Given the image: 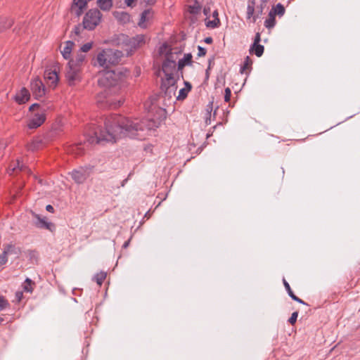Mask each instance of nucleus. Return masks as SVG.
Segmentation results:
<instances>
[{"instance_id": "1", "label": "nucleus", "mask_w": 360, "mask_h": 360, "mask_svg": "<svg viewBox=\"0 0 360 360\" xmlns=\"http://www.w3.org/2000/svg\"><path fill=\"white\" fill-rule=\"evenodd\" d=\"M148 116L139 120L124 117L120 115H111L105 118V129L91 124L89 131L86 134V140L89 143L101 144L103 142H116L117 139L128 136L131 139H144L148 132L159 127L162 119L165 117V110L159 108L157 115Z\"/></svg>"}, {"instance_id": "2", "label": "nucleus", "mask_w": 360, "mask_h": 360, "mask_svg": "<svg viewBox=\"0 0 360 360\" xmlns=\"http://www.w3.org/2000/svg\"><path fill=\"white\" fill-rule=\"evenodd\" d=\"M124 75L121 72L114 70H103L100 72L98 84L104 90L96 97V103L101 108H116L123 103L122 96L118 94L124 86Z\"/></svg>"}, {"instance_id": "3", "label": "nucleus", "mask_w": 360, "mask_h": 360, "mask_svg": "<svg viewBox=\"0 0 360 360\" xmlns=\"http://www.w3.org/2000/svg\"><path fill=\"white\" fill-rule=\"evenodd\" d=\"M86 60V54L78 53L75 59L67 63L65 76L69 86H75L82 79L81 71Z\"/></svg>"}, {"instance_id": "4", "label": "nucleus", "mask_w": 360, "mask_h": 360, "mask_svg": "<svg viewBox=\"0 0 360 360\" xmlns=\"http://www.w3.org/2000/svg\"><path fill=\"white\" fill-rule=\"evenodd\" d=\"M146 43L144 34H137L129 37L126 34H120L117 38V44L120 46L125 52L126 56L132 55L134 51L141 47Z\"/></svg>"}, {"instance_id": "5", "label": "nucleus", "mask_w": 360, "mask_h": 360, "mask_svg": "<svg viewBox=\"0 0 360 360\" xmlns=\"http://www.w3.org/2000/svg\"><path fill=\"white\" fill-rule=\"evenodd\" d=\"M101 13L97 8L90 9L84 17L82 25L79 24L75 27L74 34L79 36L84 30H94L101 22Z\"/></svg>"}, {"instance_id": "6", "label": "nucleus", "mask_w": 360, "mask_h": 360, "mask_svg": "<svg viewBox=\"0 0 360 360\" xmlns=\"http://www.w3.org/2000/svg\"><path fill=\"white\" fill-rule=\"evenodd\" d=\"M124 55L123 51L120 50H103L97 56V62L101 67L107 69L110 65L117 64Z\"/></svg>"}, {"instance_id": "7", "label": "nucleus", "mask_w": 360, "mask_h": 360, "mask_svg": "<svg viewBox=\"0 0 360 360\" xmlns=\"http://www.w3.org/2000/svg\"><path fill=\"white\" fill-rule=\"evenodd\" d=\"M162 70L165 74V79L174 78V74L177 73L178 70L172 53L166 54V58L162 63Z\"/></svg>"}, {"instance_id": "8", "label": "nucleus", "mask_w": 360, "mask_h": 360, "mask_svg": "<svg viewBox=\"0 0 360 360\" xmlns=\"http://www.w3.org/2000/svg\"><path fill=\"white\" fill-rule=\"evenodd\" d=\"M176 89V79L175 78L162 79L161 90L165 98L171 99L175 96Z\"/></svg>"}, {"instance_id": "9", "label": "nucleus", "mask_w": 360, "mask_h": 360, "mask_svg": "<svg viewBox=\"0 0 360 360\" xmlns=\"http://www.w3.org/2000/svg\"><path fill=\"white\" fill-rule=\"evenodd\" d=\"M93 168L94 167L90 165L81 167L79 169H74L70 173V176L75 183L83 184L91 173Z\"/></svg>"}, {"instance_id": "10", "label": "nucleus", "mask_w": 360, "mask_h": 360, "mask_svg": "<svg viewBox=\"0 0 360 360\" xmlns=\"http://www.w3.org/2000/svg\"><path fill=\"white\" fill-rule=\"evenodd\" d=\"M30 88L36 99H39L45 95V86L39 77H35L31 80Z\"/></svg>"}, {"instance_id": "11", "label": "nucleus", "mask_w": 360, "mask_h": 360, "mask_svg": "<svg viewBox=\"0 0 360 360\" xmlns=\"http://www.w3.org/2000/svg\"><path fill=\"white\" fill-rule=\"evenodd\" d=\"M46 120L45 113L43 112L34 113L27 121V126L30 129H37Z\"/></svg>"}, {"instance_id": "12", "label": "nucleus", "mask_w": 360, "mask_h": 360, "mask_svg": "<svg viewBox=\"0 0 360 360\" xmlns=\"http://www.w3.org/2000/svg\"><path fill=\"white\" fill-rule=\"evenodd\" d=\"M34 217L35 218L34 225L36 227L39 229H44L49 231H52V228H54V225L47 221L46 217H41L40 215L34 214Z\"/></svg>"}, {"instance_id": "13", "label": "nucleus", "mask_w": 360, "mask_h": 360, "mask_svg": "<svg viewBox=\"0 0 360 360\" xmlns=\"http://www.w3.org/2000/svg\"><path fill=\"white\" fill-rule=\"evenodd\" d=\"M86 4V0H73L71 11L77 17H79L83 13Z\"/></svg>"}, {"instance_id": "14", "label": "nucleus", "mask_w": 360, "mask_h": 360, "mask_svg": "<svg viewBox=\"0 0 360 360\" xmlns=\"http://www.w3.org/2000/svg\"><path fill=\"white\" fill-rule=\"evenodd\" d=\"M30 98V94L29 91L23 87L22 88L19 92H18L14 98L15 101L19 104L25 103Z\"/></svg>"}, {"instance_id": "15", "label": "nucleus", "mask_w": 360, "mask_h": 360, "mask_svg": "<svg viewBox=\"0 0 360 360\" xmlns=\"http://www.w3.org/2000/svg\"><path fill=\"white\" fill-rule=\"evenodd\" d=\"M44 78L49 80L53 86L57 84L59 79L56 69H46L44 72Z\"/></svg>"}, {"instance_id": "16", "label": "nucleus", "mask_w": 360, "mask_h": 360, "mask_svg": "<svg viewBox=\"0 0 360 360\" xmlns=\"http://www.w3.org/2000/svg\"><path fill=\"white\" fill-rule=\"evenodd\" d=\"M255 0H248L247 6V19L252 18L253 22H255L258 18V15H254Z\"/></svg>"}, {"instance_id": "17", "label": "nucleus", "mask_w": 360, "mask_h": 360, "mask_svg": "<svg viewBox=\"0 0 360 360\" xmlns=\"http://www.w3.org/2000/svg\"><path fill=\"white\" fill-rule=\"evenodd\" d=\"M74 45L75 43L72 41L68 40L65 41V46L63 49L61 51V54L65 59H70Z\"/></svg>"}, {"instance_id": "18", "label": "nucleus", "mask_w": 360, "mask_h": 360, "mask_svg": "<svg viewBox=\"0 0 360 360\" xmlns=\"http://www.w3.org/2000/svg\"><path fill=\"white\" fill-rule=\"evenodd\" d=\"M26 167L24 166L22 162H20V161L18 160L9 166V167L7 169V172L9 175H12L15 172L18 171H24Z\"/></svg>"}, {"instance_id": "19", "label": "nucleus", "mask_w": 360, "mask_h": 360, "mask_svg": "<svg viewBox=\"0 0 360 360\" xmlns=\"http://www.w3.org/2000/svg\"><path fill=\"white\" fill-rule=\"evenodd\" d=\"M192 64V55L191 53H186L184 58L179 59L177 64V70H181L186 65H191Z\"/></svg>"}, {"instance_id": "20", "label": "nucleus", "mask_w": 360, "mask_h": 360, "mask_svg": "<svg viewBox=\"0 0 360 360\" xmlns=\"http://www.w3.org/2000/svg\"><path fill=\"white\" fill-rule=\"evenodd\" d=\"M151 16L150 10L147 9L143 11L141 14L139 21V26L141 28H146V22L149 20Z\"/></svg>"}, {"instance_id": "21", "label": "nucleus", "mask_w": 360, "mask_h": 360, "mask_svg": "<svg viewBox=\"0 0 360 360\" xmlns=\"http://www.w3.org/2000/svg\"><path fill=\"white\" fill-rule=\"evenodd\" d=\"M184 84L186 87L179 90V95L176 96V100L181 101L185 99L192 88L191 84L188 82H185Z\"/></svg>"}, {"instance_id": "22", "label": "nucleus", "mask_w": 360, "mask_h": 360, "mask_svg": "<svg viewBox=\"0 0 360 360\" xmlns=\"http://www.w3.org/2000/svg\"><path fill=\"white\" fill-rule=\"evenodd\" d=\"M283 285L285 286V288L288 294V295L295 301L297 302L298 303H300V304H306V303L302 300H301L300 298H299L298 297H297L295 294H294V291H292L290 288V286L289 285V283L285 281V278H283Z\"/></svg>"}, {"instance_id": "23", "label": "nucleus", "mask_w": 360, "mask_h": 360, "mask_svg": "<svg viewBox=\"0 0 360 360\" xmlns=\"http://www.w3.org/2000/svg\"><path fill=\"white\" fill-rule=\"evenodd\" d=\"M276 25V18H275V12H273V10H271L269 13V17L264 21V26L267 29L273 28Z\"/></svg>"}, {"instance_id": "24", "label": "nucleus", "mask_w": 360, "mask_h": 360, "mask_svg": "<svg viewBox=\"0 0 360 360\" xmlns=\"http://www.w3.org/2000/svg\"><path fill=\"white\" fill-rule=\"evenodd\" d=\"M8 255H14L18 256L20 253V249L13 244H8L4 247L3 250Z\"/></svg>"}, {"instance_id": "25", "label": "nucleus", "mask_w": 360, "mask_h": 360, "mask_svg": "<svg viewBox=\"0 0 360 360\" xmlns=\"http://www.w3.org/2000/svg\"><path fill=\"white\" fill-rule=\"evenodd\" d=\"M13 20L11 18L2 17L0 18V32L11 27Z\"/></svg>"}, {"instance_id": "26", "label": "nucleus", "mask_w": 360, "mask_h": 360, "mask_svg": "<svg viewBox=\"0 0 360 360\" xmlns=\"http://www.w3.org/2000/svg\"><path fill=\"white\" fill-rule=\"evenodd\" d=\"M98 7L103 11H109L112 6V0H97Z\"/></svg>"}, {"instance_id": "27", "label": "nucleus", "mask_w": 360, "mask_h": 360, "mask_svg": "<svg viewBox=\"0 0 360 360\" xmlns=\"http://www.w3.org/2000/svg\"><path fill=\"white\" fill-rule=\"evenodd\" d=\"M252 50L257 57H260L264 53V47L261 44H252L250 47V51Z\"/></svg>"}, {"instance_id": "28", "label": "nucleus", "mask_w": 360, "mask_h": 360, "mask_svg": "<svg viewBox=\"0 0 360 360\" xmlns=\"http://www.w3.org/2000/svg\"><path fill=\"white\" fill-rule=\"evenodd\" d=\"M41 145V141L39 139H34L27 146V150L30 151H34L39 148Z\"/></svg>"}, {"instance_id": "29", "label": "nucleus", "mask_w": 360, "mask_h": 360, "mask_svg": "<svg viewBox=\"0 0 360 360\" xmlns=\"http://www.w3.org/2000/svg\"><path fill=\"white\" fill-rule=\"evenodd\" d=\"M106 278V273L104 271H101L97 273L94 276L93 280L95 281L98 285H101L103 281Z\"/></svg>"}, {"instance_id": "30", "label": "nucleus", "mask_w": 360, "mask_h": 360, "mask_svg": "<svg viewBox=\"0 0 360 360\" xmlns=\"http://www.w3.org/2000/svg\"><path fill=\"white\" fill-rule=\"evenodd\" d=\"M206 27L210 28L218 27L220 25V20L218 17H216L212 20H208L205 22Z\"/></svg>"}, {"instance_id": "31", "label": "nucleus", "mask_w": 360, "mask_h": 360, "mask_svg": "<svg viewBox=\"0 0 360 360\" xmlns=\"http://www.w3.org/2000/svg\"><path fill=\"white\" fill-rule=\"evenodd\" d=\"M273 10V12H275V15L277 14L279 16H282L284 15L285 13V8L284 6L278 3L276 6V8L272 9Z\"/></svg>"}, {"instance_id": "32", "label": "nucleus", "mask_w": 360, "mask_h": 360, "mask_svg": "<svg viewBox=\"0 0 360 360\" xmlns=\"http://www.w3.org/2000/svg\"><path fill=\"white\" fill-rule=\"evenodd\" d=\"M32 284V281L30 278H27L25 281L23 285H22L23 290L25 292H32V288L31 287Z\"/></svg>"}, {"instance_id": "33", "label": "nucleus", "mask_w": 360, "mask_h": 360, "mask_svg": "<svg viewBox=\"0 0 360 360\" xmlns=\"http://www.w3.org/2000/svg\"><path fill=\"white\" fill-rule=\"evenodd\" d=\"M251 65L252 60L249 56H246L244 60L243 65L240 68V72L243 73L245 70L248 69Z\"/></svg>"}, {"instance_id": "34", "label": "nucleus", "mask_w": 360, "mask_h": 360, "mask_svg": "<svg viewBox=\"0 0 360 360\" xmlns=\"http://www.w3.org/2000/svg\"><path fill=\"white\" fill-rule=\"evenodd\" d=\"M84 147L82 143L77 144L72 147V151L76 155H80L83 153Z\"/></svg>"}, {"instance_id": "35", "label": "nucleus", "mask_w": 360, "mask_h": 360, "mask_svg": "<svg viewBox=\"0 0 360 360\" xmlns=\"http://www.w3.org/2000/svg\"><path fill=\"white\" fill-rule=\"evenodd\" d=\"M92 45H93L92 42H88V43L83 44L80 48L81 53H86L87 51H89L91 49Z\"/></svg>"}, {"instance_id": "36", "label": "nucleus", "mask_w": 360, "mask_h": 360, "mask_svg": "<svg viewBox=\"0 0 360 360\" xmlns=\"http://www.w3.org/2000/svg\"><path fill=\"white\" fill-rule=\"evenodd\" d=\"M7 306H8V301L4 296L0 295V311L4 309Z\"/></svg>"}, {"instance_id": "37", "label": "nucleus", "mask_w": 360, "mask_h": 360, "mask_svg": "<svg viewBox=\"0 0 360 360\" xmlns=\"http://www.w3.org/2000/svg\"><path fill=\"white\" fill-rule=\"evenodd\" d=\"M8 262V255L3 250L0 255V266L5 264Z\"/></svg>"}, {"instance_id": "38", "label": "nucleus", "mask_w": 360, "mask_h": 360, "mask_svg": "<svg viewBox=\"0 0 360 360\" xmlns=\"http://www.w3.org/2000/svg\"><path fill=\"white\" fill-rule=\"evenodd\" d=\"M200 11V6L197 4H194L190 6V12L193 14H198Z\"/></svg>"}, {"instance_id": "39", "label": "nucleus", "mask_w": 360, "mask_h": 360, "mask_svg": "<svg viewBox=\"0 0 360 360\" xmlns=\"http://www.w3.org/2000/svg\"><path fill=\"white\" fill-rule=\"evenodd\" d=\"M297 316H298V312L297 311H295L293 312L292 314H291V316L288 319V322L293 325L296 321H297Z\"/></svg>"}, {"instance_id": "40", "label": "nucleus", "mask_w": 360, "mask_h": 360, "mask_svg": "<svg viewBox=\"0 0 360 360\" xmlns=\"http://www.w3.org/2000/svg\"><path fill=\"white\" fill-rule=\"evenodd\" d=\"M224 101L226 102H229L230 101V98H231V91L230 89V88L227 87L225 89V91H224Z\"/></svg>"}, {"instance_id": "41", "label": "nucleus", "mask_w": 360, "mask_h": 360, "mask_svg": "<svg viewBox=\"0 0 360 360\" xmlns=\"http://www.w3.org/2000/svg\"><path fill=\"white\" fill-rule=\"evenodd\" d=\"M116 17L118 18V16L117 15ZM119 19L123 20L124 22H126L129 20V15L127 13L122 12L120 13V17H119Z\"/></svg>"}, {"instance_id": "42", "label": "nucleus", "mask_w": 360, "mask_h": 360, "mask_svg": "<svg viewBox=\"0 0 360 360\" xmlns=\"http://www.w3.org/2000/svg\"><path fill=\"white\" fill-rule=\"evenodd\" d=\"M198 56L199 57L204 56L206 54V49L200 46H198Z\"/></svg>"}, {"instance_id": "43", "label": "nucleus", "mask_w": 360, "mask_h": 360, "mask_svg": "<svg viewBox=\"0 0 360 360\" xmlns=\"http://www.w3.org/2000/svg\"><path fill=\"white\" fill-rule=\"evenodd\" d=\"M260 41H261L260 34L259 32H257L255 34L253 44H259Z\"/></svg>"}, {"instance_id": "44", "label": "nucleus", "mask_w": 360, "mask_h": 360, "mask_svg": "<svg viewBox=\"0 0 360 360\" xmlns=\"http://www.w3.org/2000/svg\"><path fill=\"white\" fill-rule=\"evenodd\" d=\"M22 297V292L17 291L15 292V298L16 300L20 302Z\"/></svg>"}, {"instance_id": "45", "label": "nucleus", "mask_w": 360, "mask_h": 360, "mask_svg": "<svg viewBox=\"0 0 360 360\" xmlns=\"http://www.w3.org/2000/svg\"><path fill=\"white\" fill-rule=\"evenodd\" d=\"M210 13V7L205 6L203 8V13L205 14V15L208 16Z\"/></svg>"}, {"instance_id": "46", "label": "nucleus", "mask_w": 360, "mask_h": 360, "mask_svg": "<svg viewBox=\"0 0 360 360\" xmlns=\"http://www.w3.org/2000/svg\"><path fill=\"white\" fill-rule=\"evenodd\" d=\"M204 41L206 44H212L213 41V39L211 37H208L205 38Z\"/></svg>"}, {"instance_id": "47", "label": "nucleus", "mask_w": 360, "mask_h": 360, "mask_svg": "<svg viewBox=\"0 0 360 360\" xmlns=\"http://www.w3.org/2000/svg\"><path fill=\"white\" fill-rule=\"evenodd\" d=\"M46 210L48 212H53V211H54V208H53V207L52 205H46Z\"/></svg>"}, {"instance_id": "48", "label": "nucleus", "mask_w": 360, "mask_h": 360, "mask_svg": "<svg viewBox=\"0 0 360 360\" xmlns=\"http://www.w3.org/2000/svg\"><path fill=\"white\" fill-rule=\"evenodd\" d=\"M135 0H124V3L127 6H132L133 3Z\"/></svg>"}, {"instance_id": "49", "label": "nucleus", "mask_w": 360, "mask_h": 360, "mask_svg": "<svg viewBox=\"0 0 360 360\" xmlns=\"http://www.w3.org/2000/svg\"><path fill=\"white\" fill-rule=\"evenodd\" d=\"M148 5H153L156 2V0H143Z\"/></svg>"}, {"instance_id": "50", "label": "nucleus", "mask_w": 360, "mask_h": 360, "mask_svg": "<svg viewBox=\"0 0 360 360\" xmlns=\"http://www.w3.org/2000/svg\"><path fill=\"white\" fill-rule=\"evenodd\" d=\"M37 107H39V105L37 103H34L32 105H30V110H34V108H37Z\"/></svg>"}, {"instance_id": "51", "label": "nucleus", "mask_w": 360, "mask_h": 360, "mask_svg": "<svg viewBox=\"0 0 360 360\" xmlns=\"http://www.w3.org/2000/svg\"><path fill=\"white\" fill-rule=\"evenodd\" d=\"M263 8H264V7H263V4H261L260 8H259V11H258V13L257 14V15H258V16H259V15H262V11H263Z\"/></svg>"}, {"instance_id": "52", "label": "nucleus", "mask_w": 360, "mask_h": 360, "mask_svg": "<svg viewBox=\"0 0 360 360\" xmlns=\"http://www.w3.org/2000/svg\"><path fill=\"white\" fill-rule=\"evenodd\" d=\"M212 16L214 18H215L216 17H218V12L217 10L214 11V12L212 13Z\"/></svg>"}, {"instance_id": "53", "label": "nucleus", "mask_w": 360, "mask_h": 360, "mask_svg": "<svg viewBox=\"0 0 360 360\" xmlns=\"http://www.w3.org/2000/svg\"><path fill=\"white\" fill-rule=\"evenodd\" d=\"M127 181H128V179H124V180L122 181V183H121V186H122V187H123V186H124V185L126 184V183L127 182Z\"/></svg>"}, {"instance_id": "54", "label": "nucleus", "mask_w": 360, "mask_h": 360, "mask_svg": "<svg viewBox=\"0 0 360 360\" xmlns=\"http://www.w3.org/2000/svg\"><path fill=\"white\" fill-rule=\"evenodd\" d=\"M5 148V143L0 141V151Z\"/></svg>"}, {"instance_id": "55", "label": "nucleus", "mask_w": 360, "mask_h": 360, "mask_svg": "<svg viewBox=\"0 0 360 360\" xmlns=\"http://www.w3.org/2000/svg\"><path fill=\"white\" fill-rule=\"evenodd\" d=\"M129 244V240H127V241L124 242V243L123 244V248H127Z\"/></svg>"}, {"instance_id": "56", "label": "nucleus", "mask_w": 360, "mask_h": 360, "mask_svg": "<svg viewBox=\"0 0 360 360\" xmlns=\"http://www.w3.org/2000/svg\"><path fill=\"white\" fill-rule=\"evenodd\" d=\"M4 319L0 317V324H1L4 322Z\"/></svg>"}]
</instances>
